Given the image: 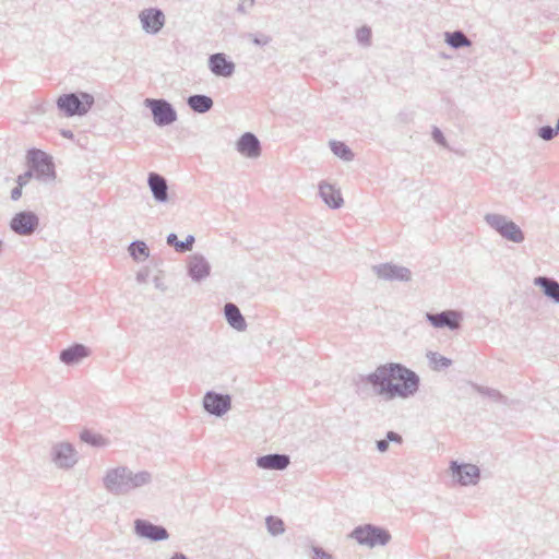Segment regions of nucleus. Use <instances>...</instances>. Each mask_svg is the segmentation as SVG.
Instances as JSON below:
<instances>
[{
	"instance_id": "f257e3e1",
	"label": "nucleus",
	"mask_w": 559,
	"mask_h": 559,
	"mask_svg": "<svg viewBox=\"0 0 559 559\" xmlns=\"http://www.w3.org/2000/svg\"><path fill=\"white\" fill-rule=\"evenodd\" d=\"M366 381L379 396L386 401L406 400L415 395L419 389V377L413 370L396 362L378 366L368 374Z\"/></svg>"
},
{
	"instance_id": "f03ea898",
	"label": "nucleus",
	"mask_w": 559,
	"mask_h": 559,
	"mask_svg": "<svg viewBox=\"0 0 559 559\" xmlns=\"http://www.w3.org/2000/svg\"><path fill=\"white\" fill-rule=\"evenodd\" d=\"M94 103L93 96L81 93L76 94H64L61 95L57 105L60 110L64 111L68 116L84 115L86 114Z\"/></svg>"
},
{
	"instance_id": "7ed1b4c3",
	"label": "nucleus",
	"mask_w": 559,
	"mask_h": 559,
	"mask_svg": "<svg viewBox=\"0 0 559 559\" xmlns=\"http://www.w3.org/2000/svg\"><path fill=\"white\" fill-rule=\"evenodd\" d=\"M352 535L359 544L370 547L384 545L390 539L388 532L370 525L356 528Z\"/></svg>"
},
{
	"instance_id": "20e7f679",
	"label": "nucleus",
	"mask_w": 559,
	"mask_h": 559,
	"mask_svg": "<svg viewBox=\"0 0 559 559\" xmlns=\"http://www.w3.org/2000/svg\"><path fill=\"white\" fill-rule=\"evenodd\" d=\"M487 222L507 239L514 242H521L523 240V234L514 223L508 222L498 215L487 216Z\"/></svg>"
},
{
	"instance_id": "39448f33",
	"label": "nucleus",
	"mask_w": 559,
	"mask_h": 559,
	"mask_svg": "<svg viewBox=\"0 0 559 559\" xmlns=\"http://www.w3.org/2000/svg\"><path fill=\"white\" fill-rule=\"evenodd\" d=\"M145 105L151 108L154 121L157 124H168L175 121L176 112L171 106L162 99H146Z\"/></svg>"
},
{
	"instance_id": "423d86ee",
	"label": "nucleus",
	"mask_w": 559,
	"mask_h": 559,
	"mask_svg": "<svg viewBox=\"0 0 559 559\" xmlns=\"http://www.w3.org/2000/svg\"><path fill=\"white\" fill-rule=\"evenodd\" d=\"M27 164L31 170L39 176H50L53 173V166L46 153L39 150H31L27 153Z\"/></svg>"
},
{
	"instance_id": "0eeeda50",
	"label": "nucleus",
	"mask_w": 559,
	"mask_h": 559,
	"mask_svg": "<svg viewBox=\"0 0 559 559\" xmlns=\"http://www.w3.org/2000/svg\"><path fill=\"white\" fill-rule=\"evenodd\" d=\"M451 471L453 478L464 486L474 485L479 478V469L473 464L459 465L456 462H452Z\"/></svg>"
},
{
	"instance_id": "6e6552de",
	"label": "nucleus",
	"mask_w": 559,
	"mask_h": 559,
	"mask_svg": "<svg viewBox=\"0 0 559 559\" xmlns=\"http://www.w3.org/2000/svg\"><path fill=\"white\" fill-rule=\"evenodd\" d=\"M37 225V217L31 212L17 213L11 221V228L20 235H28L33 233Z\"/></svg>"
},
{
	"instance_id": "1a4fd4ad",
	"label": "nucleus",
	"mask_w": 559,
	"mask_h": 559,
	"mask_svg": "<svg viewBox=\"0 0 559 559\" xmlns=\"http://www.w3.org/2000/svg\"><path fill=\"white\" fill-rule=\"evenodd\" d=\"M209 66L211 71L218 76H230L235 70L234 62L228 60L224 53L212 55Z\"/></svg>"
},
{
	"instance_id": "9d476101",
	"label": "nucleus",
	"mask_w": 559,
	"mask_h": 559,
	"mask_svg": "<svg viewBox=\"0 0 559 559\" xmlns=\"http://www.w3.org/2000/svg\"><path fill=\"white\" fill-rule=\"evenodd\" d=\"M140 19L143 27L150 33L158 32L164 25V14L156 9L144 10Z\"/></svg>"
},
{
	"instance_id": "9b49d317",
	"label": "nucleus",
	"mask_w": 559,
	"mask_h": 559,
	"mask_svg": "<svg viewBox=\"0 0 559 559\" xmlns=\"http://www.w3.org/2000/svg\"><path fill=\"white\" fill-rule=\"evenodd\" d=\"M204 407L212 414L222 415L230 407L228 396L207 393L204 397Z\"/></svg>"
},
{
	"instance_id": "f8f14e48",
	"label": "nucleus",
	"mask_w": 559,
	"mask_h": 559,
	"mask_svg": "<svg viewBox=\"0 0 559 559\" xmlns=\"http://www.w3.org/2000/svg\"><path fill=\"white\" fill-rule=\"evenodd\" d=\"M135 530L140 536L151 538L153 540H160L167 538L168 534L165 528L155 526L146 521L138 520L135 522Z\"/></svg>"
},
{
	"instance_id": "ddd939ff",
	"label": "nucleus",
	"mask_w": 559,
	"mask_h": 559,
	"mask_svg": "<svg viewBox=\"0 0 559 559\" xmlns=\"http://www.w3.org/2000/svg\"><path fill=\"white\" fill-rule=\"evenodd\" d=\"M238 151L247 157L260 155V143L252 133H245L237 142Z\"/></svg>"
},
{
	"instance_id": "4468645a",
	"label": "nucleus",
	"mask_w": 559,
	"mask_h": 559,
	"mask_svg": "<svg viewBox=\"0 0 559 559\" xmlns=\"http://www.w3.org/2000/svg\"><path fill=\"white\" fill-rule=\"evenodd\" d=\"M428 319L436 328L448 326L450 329H456L460 324V316L454 311H447L440 314H429Z\"/></svg>"
},
{
	"instance_id": "2eb2a0df",
	"label": "nucleus",
	"mask_w": 559,
	"mask_h": 559,
	"mask_svg": "<svg viewBox=\"0 0 559 559\" xmlns=\"http://www.w3.org/2000/svg\"><path fill=\"white\" fill-rule=\"evenodd\" d=\"M188 269L190 276L195 281H201L210 274V265L202 257H192Z\"/></svg>"
},
{
	"instance_id": "dca6fc26",
	"label": "nucleus",
	"mask_w": 559,
	"mask_h": 559,
	"mask_svg": "<svg viewBox=\"0 0 559 559\" xmlns=\"http://www.w3.org/2000/svg\"><path fill=\"white\" fill-rule=\"evenodd\" d=\"M289 464L286 455L271 454L258 459V465L265 469H284Z\"/></svg>"
},
{
	"instance_id": "f3484780",
	"label": "nucleus",
	"mask_w": 559,
	"mask_h": 559,
	"mask_svg": "<svg viewBox=\"0 0 559 559\" xmlns=\"http://www.w3.org/2000/svg\"><path fill=\"white\" fill-rule=\"evenodd\" d=\"M320 193L324 202L332 207H340L343 203L341 192L329 183L320 186Z\"/></svg>"
},
{
	"instance_id": "a211bd4d",
	"label": "nucleus",
	"mask_w": 559,
	"mask_h": 559,
	"mask_svg": "<svg viewBox=\"0 0 559 559\" xmlns=\"http://www.w3.org/2000/svg\"><path fill=\"white\" fill-rule=\"evenodd\" d=\"M225 316H226V319L228 321V323L241 331L246 328V321L243 319V317L241 316L239 309L234 305V304H227L225 306Z\"/></svg>"
},
{
	"instance_id": "6ab92c4d",
	"label": "nucleus",
	"mask_w": 559,
	"mask_h": 559,
	"mask_svg": "<svg viewBox=\"0 0 559 559\" xmlns=\"http://www.w3.org/2000/svg\"><path fill=\"white\" fill-rule=\"evenodd\" d=\"M148 183L157 200L165 201L167 199V186L163 177L156 174H151Z\"/></svg>"
},
{
	"instance_id": "aec40b11",
	"label": "nucleus",
	"mask_w": 559,
	"mask_h": 559,
	"mask_svg": "<svg viewBox=\"0 0 559 559\" xmlns=\"http://www.w3.org/2000/svg\"><path fill=\"white\" fill-rule=\"evenodd\" d=\"M127 471L124 468H117L111 471L106 477V486L110 490H117L120 487L126 488Z\"/></svg>"
},
{
	"instance_id": "412c9836",
	"label": "nucleus",
	"mask_w": 559,
	"mask_h": 559,
	"mask_svg": "<svg viewBox=\"0 0 559 559\" xmlns=\"http://www.w3.org/2000/svg\"><path fill=\"white\" fill-rule=\"evenodd\" d=\"M88 350L83 345H74L61 353V359L67 364L78 362L86 357Z\"/></svg>"
},
{
	"instance_id": "4be33fe9",
	"label": "nucleus",
	"mask_w": 559,
	"mask_h": 559,
	"mask_svg": "<svg viewBox=\"0 0 559 559\" xmlns=\"http://www.w3.org/2000/svg\"><path fill=\"white\" fill-rule=\"evenodd\" d=\"M535 284L543 287L547 296L559 302V284L546 277H537Z\"/></svg>"
},
{
	"instance_id": "5701e85b",
	"label": "nucleus",
	"mask_w": 559,
	"mask_h": 559,
	"mask_svg": "<svg viewBox=\"0 0 559 559\" xmlns=\"http://www.w3.org/2000/svg\"><path fill=\"white\" fill-rule=\"evenodd\" d=\"M56 462L61 467L70 466L74 462L73 449L68 444L60 445L57 452Z\"/></svg>"
},
{
	"instance_id": "b1692460",
	"label": "nucleus",
	"mask_w": 559,
	"mask_h": 559,
	"mask_svg": "<svg viewBox=\"0 0 559 559\" xmlns=\"http://www.w3.org/2000/svg\"><path fill=\"white\" fill-rule=\"evenodd\" d=\"M188 103H189L190 107L198 112H205L213 105L212 99L204 95L191 96L189 98Z\"/></svg>"
},
{
	"instance_id": "393cba45",
	"label": "nucleus",
	"mask_w": 559,
	"mask_h": 559,
	"mask_svg": "<svg viewBox=\"0 0 559 559\" xmlns=\"http://www.w3.org/2000/svg\"><path fill=\"white\" fill-rule=\"evenodd\" d=\"M81 439L84 442L94 447H103L107 444V439L103 435L94 430H83L81 433Z\"/></svg>"
},
{
	"instance_id": "a878e982",
	"label": "nucleus",
	"mask_w": 559,
	"mask_h": 559,
	"mask_svg": "<svg viewBox=\"0 0 559 559\" xmlns=\"http://www.w3.org/2000/svg\"><path fill=\"white\" fill-rule=\"evenodd\" d=\"M150 479V476L147 473H138L132 475L131 473L127 472V481H126V489H132L135 487L143 486L146 484Z\"/></svg>"
},
{
	"instance_id": "bb28decb",
	"label": "nucleus",
	"mask_w": 559,
	"mask_h": 559,
	"mask_svg": "<svg viewBox=\"0 0 559 559\" xmlns=\"http://www.w3.org/2000/svg\"><path fill=\"white\" fill-rule=\"evenodd\" d=\"M167 242L174 246L177 251L183 252L192 248L194 238L189 236L185 241H179L175 234H170L167 238Z\"/></svg>"
},
{
	"instance_id": "cd10ccee",
	"label": "nucleus",
	"mask_w": 559,
	"mask_h": 559,
	"mask_svg": "<svg viewBox=\"0 0 559 559\" xmlns=\"http://www.w3.org/2000/svg\"><path fill=\"white\" fill-rule=\"evenodd\" d=\"M445 40L449 45L454 48L469 46L471 41L466 38V36L461 32L448 33L445 35Z\"/></svg>"
},
{
	"instance_id": "c85d7f7f",
	"label": "nucleus",
	"mask_w": 559,
	"mask_h": 559,
	"mask_svg": "<svg viewBox=\"0 0 559 559\" xmlns=\"http://www.w3.org/2000/svg\"><path fill=\"white\" fill-rule=\"evenodd\" d=\"M429 365L433 370H441L451 365V360L438 353L428 355Z\"/></svg>"
},
{
	"instance_id": "c756f323",
	"label": "nucleus",
	"mask_w": 559,
	"mask_h": 559,
	"mask_svg": "<svg viewBox=\"0 0 559 559\" xmlns=\"http://www.w3.org/2000/svg\"><path fill=\"white\" fill-rule=\"evenodd\" d=\"M31 178H32L31 170L17 177V187L14 188L11 192V198L13 200H17L21 198L22 188L29 182Z\"/></svg>"
},
{
	"instance_id": "7c9ffc66",
	"label": "nucleus",
	"mask_w": 559,
	"mask_h": 559,
	"mask_svg": "<svg viewBox=\"0 0 559 559\" xmlns=\"http://www.w3.org/2000/svg\"><path fill=\"white\" fill-rule=\"evenodd\" d=\"M129 251L131 253V255L136 259V260H142V259H145L147 258L148 255V249L147 247L145 246L144 242H133L130 248H129Z\"/></svg>"
},
{
	"instance_id": "2f4dec72",
	"label": "nucleus",
	"mask_w": 559,
	"mask_h": 559,
	"mask_svg": "<svg viewBox=\"0 0 559 559\" xmlns=\"http://www.w3.org/2000/svg\"><path fill=\"white\" fill-rule=\"evenodd\" d=\"M331 148H332L333 153L336 156H338V157H341L343 159L348 160L353 156V154L348 150V147L344 143H342V142H332L331 143Z\"/></svg>"
},
{
	"instance_id": "473e14b6",
	"label": "nucleus",
	"mask_w": 559,
	"mask_h": 559,
	"mask_svg": "<svg viewBox=\"0 0 559 559\" xmlns=\"http://www.w3.org/2000/svg\"><path fill=\"white\" fill-rule=\"evenodd\" d=\"M266 523H267L269 531L272 534H280L284 531V524H283L282 520H280V519L269 518Z\"/></svg>"
},
{
	"instance_id": "72a5a7b5",
	"label": "nucleus",
	"mask_w": 559,
	"mask_h": 559,
	"mask_svg": "<svg viewBox=\"0 0 559 559\" xmlns=\"http://www.w3.org/2000/svg\"><path fill=\"white\" fill-rule=\"evenodd\" d=\"M357 38L362 44H368L371 38V31L367 27H361L357 31Z\"/></svg>"
},
{
	"instance_id": "f704fd0d",
	"label": "nucleus",
	"mask_w": 559,
	"mask_h": 559,
	"mask_svg": "<svg viewBox=\"0 0 559 559\" xmlns=\"http://www.w3.org/2000/svg\"><path fill=\"white\" fill-rule=\"evenodd\" d=\"M555 134H556V130L550 128V127L542 128L540 131H539V135L544 140H550V139L554 138Z\"/></svg>"
},
{
	"instance_id": "c9c22d12",
	"label": "nucleus",
	"mask_w": 559,
	"mask_h": 559,
	"mask_svg": "<svg viewBox=\"0 0 559 559\" xmlns=\"http://www.w3.org/2000/svg\"><path fill=\"white\" fill-rule=\"evenodd\" d=\"M314 559H332V557L321 549H314Z\"/></svg>"
},
{
	"instance_id": "e433bc0d",
	"label": "nucleus",
	"mask_w": 559,
	"mask_h": 559,
	"mask_svg": "<svg viewBox=\"0 0 559 559\" xmlns=\"http://www.w3.org/2000/svg\"><path fill=\"white\" fill-rule=\"evenodd\" d=\"M386 440L388 441H394L396 443H401L402 442V438L400 435L393 432V431H390L388 435H386Z\"/></svg>"
},
{
	"instance_id": "4c0bfd02",
	"label": "nucleus",
	"mask_w": 559,
	"mask_h": 559,
	"mask_svg": "<svg viewBox=\"0 0 559 559\" xmlns=\"http://www.w3.org/2000/svg\"><path fill=\"white\" fill-rule=\"evenodd\" d=\"M377 448L380 452H384L388 450V440H380L377 443Z\"/></svg>"
},
{
	"instance_id": "58836bf2",
	"label": "nucleus",
	"mask_w": 559,
	"mask_h": 559,
	"mask_svg": "<svg viewBox=\"0 0 559 559\" xmlns=\"http://www.w3.org/2000/svg\"><path fill=\"white\" fill-rule=\"evenodd\" d=\"M170 559H188V558L186 556H183L182 554H176Z\"/></svg>"
},
{
	"instance_id": "ea45409f",
	"label": "nucleus",
	"mask_w": 559,
	"mask_h": 559,
	"mask_svg": "<svg viewBox=\"0 0 559 559\" xmlns=\"http://www.w3.org/2000/svg\"><path fill=\"white\" fill-rule=\"evenodd\" d=\"M63 135H68V138H71V134H69V132H63Z\"/></svg>"
},
{
	"instance_id": "a19ab883",
	"label": "nucleus",
	"mask_w": 559,
	"mask_h": 559,
	"mask_svg": "<svg viewBox=\"0 0 559 559\" xmlns=\"http://www.w3.org/2000/svg\"><path fill=\"white\" fill-rule=\"evenodd\" d=\"M63 135H68V138H71V134H69V132H63Z\"/></svg>"
},
{
	"instance_id": "79ce46f5",
	"label": "nucleus",
	"mask_w": 559,
	"mask_h": 559,
	"mask_svg": "<svg viewBox=\"0 0 559 559\" xmlns=\"http://www.w3.org/2000/svg\"><path fill=\"white\" fill-rule=\"evenodd\" d=\"M63 135H68V138H71V134H69V132H63Z\"/></svg>"
},
{
	"instance_id": "37998d69",
	"label": "nucleus",
	"mask_w": 559,
	"mask_h": 559,
	"mask_svg": "<svg viewBox=\"0 0 559 559\" xmlns=\"http://www.w3.org/2000/svg\"><path fill=\"white\" fill-rule=\"evenodd\" d=\"M557 129L559 130V119H558V123H557Z\"/></svg>"
}]
</instances>
